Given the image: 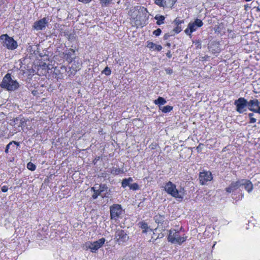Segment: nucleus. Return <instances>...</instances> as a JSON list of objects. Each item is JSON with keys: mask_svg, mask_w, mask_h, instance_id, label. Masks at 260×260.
Returning <instances> with one entry per match:
<instances>
[{"mask_svg": "<svg viewBox=\"0 0 260 260\" xmlns=\"http://www.w3.org/2000/svg\"><path fill=\"white\" fill-rule=\"evenodd\" d=\"M256 119L253 117L250 118V123H255L256 122Z\"/></svg>", "mask_w": 260, "mask_h": 260, "instance_id": "nucleus-39", "label": "nucleus"}, {"mask_svg": "<svg viewBox=\"0 0 260 260\" xmlns=\"http://www.w3.org/2000/svg\"><path fill=\"white\" fill-rule=\"evenodd\" d=\"M14 122H16L15 124L19 123V127H24L26 125V120L23 117H17L15 118Z\"/></svg>", "mask_w": 260, "mask_h": 260, "instance_id": "nucleus-17", "label": "nucleus"}, {"mask_svg": "<svg viewBox=\"0 0 260 260\" xmlns=\"http://www.w3.org/2000/svg\"><path fill=\"white\" fill-rule=\"evenodd\" d=\"M167 56L169 58H171L172 55H171V54L170 52H168V53H167Z\"/></svg>", "mask_w": 260, "mask_h": 260, "instance_id": "nucleus-45", "label": "nucleus"}, {"mask_svg": "<svg viewBox=\"0 0 260 260\" xmlns=\"http://www.w3.org/2000/svg\"><path fill=\"white\" fill-rule=\"evenodd\" d=\"M260 106L257 99H253L248 101V109L249 111L260 114Z\"/></svg>", "mask_w": 260, "mask_h": 260, "instance_id": "nucleus-10", "label": "nucleus"}, {"mask_svg": "<svg viewBox=\"0 0 260 260\" xmlns=\"http://www.w3.org/2000/svg\"><path fill=\"white\" fill-rule=\"evenodd\" d=\"M78 1L80 2H83V3H87L91 1V0H78Z\"/></svg>", "mask_w": 260, "mask_h": 260, "instance_id": "nucleus-41", "label": "nucleus"}, {"mask_svg": "<svg viewBox=\"0 0 260 260\" xmlns=\"http://www.w3.org/2000/svg\"><path fill=\"white\" fill-rule=\"evenodd\" d=\"M109 170V172H110V173L114 175H117L119 174L120 173H123V170H121L119 168L112 167L110 168Z\"/></svg>", "mask_w": 260, "mask_h": 260, "instance_id": "nucleus-20", "label": "nucleus"}, {"mask_svg": "<svg viewBox=\"0 0 260 260\" xmlns=\"http://www.w3.org/2000/svg\"><path fill=\"white\" fill-rule=\"evenodd\" d=\"M170 35H168V34H166L165 36H164V39L165 40H167L169 37Z\"/></svg>", "mask_w": 260, "mask_h": 260, "instance_id": "nucleus-44", "label": "nucleus"}, {"mask_svg": "<svg viewBox=\"0 0 260 260\" xmlns=\"http://www.w3.org/2000/svg\"><path fill=\"white\" fill-rule=\"evenodd\" d=\"M212 179V174L209 171L201 172L199 175V180L202 185H204L207 182Z\"/></svg>", "mask_w": 260, "mask_h": 260, "instance_id": "nucleus-12", "label": "nucleus"}, {"mask_svg": "<svg viewBox=\"0 0 260 260\" xmlns=\"http://www.w3.org/2000/svg\"><path fill=\"white\" fill-rule=\"evenodd\" d=\"M100 192L103 193L105 191H110L106 184H101L99 186Z\"/></svg>", "mask_w": 260, "mask_h": 260, "instance_id": "nucleus-25", "label": "nucleus"}, {"mask_svg": "<svg viewBox=\"0 0 260 260\" xmlns=\"http://www.w3.org/2000/svg\"><path fill=\"white\" fill-rule=\"evenodd\" d=\"M76 57L75 51L73 49L67 50L64 53V58L69 62H71Z\"/></svg>", "mask_w": 260, "mask_h": 260, "instance_id": "nucleus-15", "label": "nucleus"}, {"mask_svg": "<svg viewBox=\"0 0 260 260\" xmlns=\"http://www.w3.org/2000/svg\"><path fill=\"white\" fill-rule=\"evenodd\" d=\"M128 239L129 236L124 231L118 229L116 231L115 239L119 244L125 242Z\"/></svg>", "mask_w": 260, "mask_h": 260, "instance_id": "nucleus-9", "label": "nucleus"}, {"mask_svg": "<svg viewBox=\"0 0 260 260\" xmlns=\"http://www.w3.org/2000/svg\"><path fill=\"white\" fill-rule=\"evenodd\" d=\"M105 242V239L102 238L99 240L93 242H87L85 243V246L87 249H89L92 252H95L100 248H101Z\"/></svg>", "mask_w": 260, "mask_h": 260, "instance_id": "nucleus-7", "label": "nucleus"}, {"mask_svg": "<svg viewBox=\"0 0 260 260\" xmlns=\"http://www.w3.org/2000/svg\"><path fill=\"white\" fill-rule=\"evenodd\" d=\"M103 196V193H102L101 192H100V190L98 189L97 190L95 191V192L93 193V194L92 195V198L93 199H95L98 198V196Z\"/></svg>", "mask_w": 260, "mask_h": 260, "instance_id": "nucleus-28", "label": "nucleus"}, {"mask_svg": "<svg viewBox=\"0 0 260 260\" xmlns=\"http://www.w3.org/2000/svg\"><path fill=\"white\" fill-rule=\"evenodd\" d=\"M100 3L103 7H106L112 2V0H100Z\"/></svg>", "mask_w": 260, "mask_h": 260, "instance_id": "nucleus-29", "label": "nucleus"}, {"mask_svg": "<svg viewBox=\"0 0 260 260\" xmlns=\"http://www.w3.org/2000/svg\"><path fill=\"white\" fill-rule=\"evenodd\" d=\"M161 32V29L160 28H157L153 32V34L156 36H158L160 35Z\"/></svg>", "mask_w": 260, "mask_h": 260, "instance_id": "nucleus-35", "label": "nucleus"}, {"mask_svg": "<svg viewBox=\"0 0 260 260\" xmlns=\"http://www.w3.org/2000/svg\"><path fill=\"white\" fill-rule=\"evenodd\" d=\"M147 47L151 49L156 50L157 51H160L162 49V47L160 45H156L152 42H148L147 44Z\"/></svg>", "mask_w": 260, "mask_h": 260, "instance_id": "nucleus-19", "label": "nucleus"}, {"mask_svg": "<svg viewBox=\"0 0 260 260\" xmlns=\"http://www.w3.org/2000/svg\"><path fill=\"white\" fill-rule=\"evenodd\" d=\"M257 11H260V9H259V8H257Z\"/></svg>", "mask_w": 260, "mask_h": 260, "instance_id": "nucleus-46", "label": "nucleus"}, {"mask_svg": "<svg viewBox=\"0 0 260 260\" xmlns=\"http://www.w3.org/2000/svg\"><path fill=\"white\" fill-rule=\"evenodd\" d=\"M139 226L143 230V233H146L148 232V229H149L147 224L145 222H140L138 223Z\"/></svg>", "mask_w": 260, "mask_h": 260, "instance_id": "nucleus-21", "label": "nucleus"}, {"mask_svg": "<svg viewBox=\"0 0 260 260\" xmlns=\"http://www.w3.org/2000/svg\"><path fill=\"white\" fill-rule=\"evenodd\" d=\"M129 188L133 190H138L139 188V185L137 183H132L131 186H130V188Z\"/></svg>", "mask_w": 260, "mask_h": 260, "instance_id": "nucleus-32", "label": "nucleus"}, {"mask_svg": "<svg viewBox=\"0 0 260 260\" xmlns=\"http://www.w3.org/2000/svg\"><path fill=\"white\" fill-rule=\"evenodd\" d=\"M102 73L105 75L108 76L110 75L111 73V70L108 67H106L105 69L102 71Z\"/></svg>", "mask_w": 260, "mask_h": 260, "instance_id": "nucleus-31", "label": "nucleus"}, {"mask_svg": "<svg viewBox=\"0 0 260 260\" xmlns=\"http://www.w3.org/2000/svg\"><path fill=\"white\" fill-rule=\"evenodd\" d=\"M186 237L180 236L178 232L175 230H172L169 231L168 240L172 243L181 244L186 241Z\"/></svg>", "mask_w": 260, "mask_h": 260, "instance_id": "nucleus-3", "label": "nucleus"}, {"mask_svg": "<svg viewBox=\"0 0 260 260\" xmlns=\"http://www.w3.org/2000/svg\"><path fill=\"white\" fill-rule=\"evenodd\" d=\"M240 183L241 186H244L245 189L247 190L248 193L252 191L253 186L250 180L244 179H240Z\"/></svg>", "mask_w": 260, "mask_h": 260, "instance_id": "nucleus-14", "label": "nucleus"}, {"mask_svg": "<svg viewBox=\"0 0 260 260\" xmlns=\"http://www.w3.org/2000/svg\"><path fill=\"white\" fill-rule=\"evenodd\" d=\"M240 187V179H239L236 181H232L225 189L228 193H230L235 191Z\"/></svg>", "mask_w": 260, "mask_h": 260, "instance_id": "nucleus-13", "label": "nucleus"}, {"mask_svg": "<svg viewBox=\"0 0 260 260\" xmlns=\"http://www.w3.org/2000/svg\"><path fill=\"white\" fill-rule=\"evenodd\" d=\"M154 219L156 222L160 223L164 221V217L160 215H156L154 217Z\"/></svg>", "mask_w": 260, "mask_h": 260, "instance_id": "nucleus-26", "label": "nucleus"}, {"mask_svg": "<svg viewBox=\"0 0 260 260\" xmlns=\"http://www.w3.org/2000/svg\"><path fill=\"white\" fill-rule=\"evenodd\" d=\"M174 23L176 25H180L181 24L184 23L183 20H180L179 19H178L177 18H176L174 21Z\"/></svg>", "mask_w": 260, "mask_h": 260, "instance_id": "nucleus-33", "label": "nucleus"}, {"mask_svg": "<svg viewBox=\"0 0 260 260\" xmlns=\"http://www.w3.org/2000/svg\"><path fill=\"white\" fill-rule=\"evenodd\" d=\"M133 181V179L132 178L129 177L128 178H125L123 179L121 182V186L123 188H125L126 186H128L130 188V186Z\"/></svg>", "mask_w": 260, "mask_h": 260, "instance_id": "nucleus-18", "label": "nucleus"}, {"mask_svg": "<svg viewBox=\"0 0 260 260\" xmlns=\"http://www.w3.org/2000/svg\"><path fill=\"white\" fill-rule=\"evenodd\" d=\"M141 203L139 204V205H138V206H141Z\"/></svg>", "mask_w": 260, "mask_h": 260, "instance_id": "nucleus-48", "label": "nucleus"}, {"mask_svg": "<svg viewBox=\"0 0 260 260\" xmlns=\"http://www.w3.org/2000/svg\"><path fill=\"white\" fill-rule=\"evenodd\" d=\"M166 100L162 97L160 96L158 97L157 99L154 101V103L155 105L158 106L159 109L161 108L163 106V105L166 104Z\"/></svg>", "mask_w": 260, "mask_h": 260, "instance_id": "nucleus-16", "label": "nucleus"}, {"mask_svg": "<svg viewBox=\"0 0 260 260\" xmlns=\"http://www.w3.org/2000/svg\"><path fill=\"white\" fill-rule=\"evenodd\" d=\"M14 143L18 146L19 145V144L18 142H17L16 141H12L10 143H9L7 146H6V149H5V152L8 153V152H9V149L10 148V146L12 145V144Z\"/></svg>", "mask_w": 260, "mask_h": 260, "instance_id": "nucleus-27", "label": "nucleus"}, {"mask_svg": "<svg viewBox=\"0 0 260 260\" xmlns=\"http://www.w3.org/2000/svg\"><path fill=\"white\" fill-rule=\"evenodd\" d=\"M195 44L197 45V47L198 48H201V44L200 42H194Z\"/></svg>", "mask_w": 260, "mask_h": 260, "instance_id": "nucleus-40", "label": "nucleus"}, {"mask_svg": "<svg viewBox=\"0 0 260 260\" xmlns=\"http://www.w3.org/2000/svg\"><path fill=\"white\" fill-rule=\"evenodd\" d=\"M0 86L8 91H15L19 88L20 85L16 80L12 79L10 74L7 73L3 78Z\"/></svg>", "mask_w": 260, "mask_h": 260, "instance_id": "nucleus-2", "label": "nucleus"}, {"mask_svg": "<svg viewBox=\"0 0 260 260\" xmlns=\"http://www.w3.org/2000/svg\"><path fill=\"white\" fill-rule=\"evenodd\" d=\"M49 18L44 17L38 21L35 22L33 27L37 30H41L45 28L46 25L48 23Z\"/></svg>", "mask_w": 260, "mask_h": 260, "instance_id": "nucleus-11", "label": "nucleus"}, {"mask_svg": "<svg viewBox=\"0 0 260 260\" xmlns=\"http://www.w3.org/2000/svg\"><path fill=\"white\" fill-rule=\"evenodd\" d=\"M253 115H254V114H253V113H249V114H248V116H249V117L250 118H252V117H253L252 116H253Z\"/></svg>", "mask_w": 260, "mask_h": 260, "instance_id": "nucleus-43", "label": "nucleus"}, {"mask_svg": "<svg viewBox=\"0 0 260 260\" xmlns=\"http://www.w3.org/2000/svg\"><path fill=\"white\" fill-rule=\"evenodd\" d=\"M236 110L240 114L243 113L248 108V101L244 98H240L234 102Z\"/></svg>", "mask_w": 260, "mask_h": 260, "instance_id": "nucleus-6", "label": "nucleus"}, {"mask_svg": "<svg viewBox=\"0 0 260 260\" xmlns=\"http://www.w3.org/2000/svg\"><path fill=\"white\" fill-rule=\"evenodd\" d=\"M1 190L3 192H6L8 191V187L7 186H6V185H4V186H3L1 188Z\"/></svg>", "mask_w": 260, "mask_h": 260, "instance_id": "nucleus-37", "label": "nucleus"}, {"mask_svg": "<svg viewBox=\"0 0 260 260\" xmlns=\"http://www.w3.org/2000/svg\"><path fill=\"white\" fill-rule=\"evenodd\" d=\"M0 40L3 41L2 44L9 50L15 49L18 45L17 43L13 38L8 36L7 34L2 35L0 36Z\"/></svg>", "mask_w": 260, "mask_h": 260, "instance_id": "nucleus-4", "label": "nucleus"}, {"mask_svg": "<svg viewBox=\"0 0 260 260\" xmlns=\"http://www.w3.org/2000/svg\"><path fill=\"white\" fill-rule=\"evenodd\" d=\"M91 190L93 191V193L95 192V191L97 190L98 189H96V187H92L91 188Z\"/></svg>", "mask_w": 260, "mask_h": 260, "instance_id": "nucleus-42", "label": "nucleus"}, {"mask_svg": "<svg viewBox=\"0 0 260 260\" xmlns=\"http://www.w3.org/2000/svg\"><path fill=\"white\" fill-rule=\"evenodd\" d=\"M110 193L108 192V191L104 192L103 193V198H109Z\"/></svg>", "mask_w": 260, "mask_h": 260, "instance_id": "nucleus-38", "label": "nucleus"}, {"mask_svg": "<svg viewBox=\"0 0 260 260\" xmlns=\"http://www.w3.org/2000/svg\"><path fill=\"white\" fill-rule=\"evenodd\" d=\"M243 197H244V194H241V197H242V198H243Z\"/></svg>", "mask_w": 260, "mask_h": 260, "instance_id": "nucleus-47", "label": "nucleus"}, {"mask_svg": "<svg viewBox=\"0 0 260 260\" xmlns=\"http://www.w3.org/2000/svg\"><path fill=\"white\" fill-rule=\"evenodd\" d=\"M163 3L164 0H155V3L160 7H162Z\"/></svg>", "mask_w": 260, "mask_h": 260, "instance_id": "nucleus-36", "label": "nucleus"}, {"mask_svg": "<svg viewBox=\"0 0 260 260\" xmlns=\"http://www.w3.org/2000/svg\"><path fill=\"white\" fill-rule=\"evenodd\" d=\"M175 3L174 0H164L163 7H172Z\"/></svg>", "mask_w": 260, "mask_h": 260, "instance_id": "nucleus-22", "label": "nucleus"}, {"mask_svg": "<svg viewBox=\"0 0 260 260\" xmlns=\"http://www.w3.org/2000/svg\"><path fill=\"white\" fill-rule=\"evenodd\" d=\"M154 18L157 20L156 23L158 25H160L164 23L165 17L162 15H156Z\"/></svg>", "mask_w": 260, "mask_h": 260, "instance_id": "nucleus-23", "label": "nucleus"}, {"mask_svg": "<svg viewBox=\"0 0 260 260\" xmlns=\"http://www.w3.org/2000/svg\"><path fill=\"white\" fill-rule=\"evenodd\" d=\"M181 30L182 28L180 25H176L173 29V31L176 34L179 33Z\"/></svg>", "mask_w": 260, "mask_h": 260, "instance_id": "nucleus-34", "label": "nucleus"}, {"mask_svg": "<svg viewBox=\"0 0 260 260\" xmlns=\"http://www.w3.org/2000/svg\"><path fill=\"white\" fill-rule=\"evenodd\" d=\"M111 219H116L122 213V208L120 205L113 204L110 209Z\"/></svg>", "mask_w": 260, "mask_h": 260, "instance_id": "nucleus-8", "label": "nucleus"}, {"mask_svg": "<svg viewBox=\"0 0 260 260\" xmlns=\"http://www.w3.org/2000/svg\"><path fill=\"white\" fill-rule=\"evenodd\" d=\"M27 168L28 170L31 171H34L36 169V166L31 163V162H29L27 165Z\"/></svg>", "mask_w": 260, "mask_h": 260, "instance_id": "nucleus-30", "label": "nucleus"}, {"mask_svg": "<svg viewBox=\"0 0 260 260\" xmlns=\"http://www.w3.org/2000/svg\"><path fill=\"white\" fill-rule=\"evenodd\" d=\"M203 25V22L201 19L197 18L193 22H190L188 24L187 28L184 30L185 33L191 36V34L197 30L199 27H201Z\"/></svg>", "mask_w": 260, "mask_h": 260, "instance_id": "nucleus-5", "label": "nucleus"}, {"mask_svg": "<svg viewBox=\"0 0 260 260\" xmlns=\"http://www.w3.org/2000/svg\"><path fill=\"white\" fill-rule=\"evenodd\" d=\"M159 110H161L163 113H167L173 110V107L169 105L162 106L161 108L159 109Z\"/></svg>", "mask_w": 260, "mask_h": 260, "instance_id": "nucleus-24", "label": "nucleus"}, {"mask_svg": "<svg viewBox=\"0 0 260 260\" xmlns=\"http://www.w3.org/2000/svg\"><path fill=\"white\" fill-rule=\"evenodd\" d=\"M164 190L172 197L180 200L183 199L185 194L184 187L180 186L177 189L176 185L171 181L166 183Z\"/></svg>", "mask_w": 260, "mask_h": 260, "instance_id": "nucleus-1", "label": "nucleus"}]
</instances>
